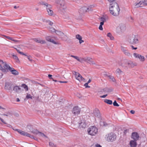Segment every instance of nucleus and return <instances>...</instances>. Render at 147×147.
<instances>
[{
  "label": "nucleus",
  "instance_id": "obj_1",
  "mask_svg": "<svg viewBox=\"0 0 147 147\" xmlns=\"http://www.w3.org/2000/svg\"><path fill=\"white\" fill-rule=\"evenodd\" d=\"M120 11L119 6L117 3L114 2L110 4L109 11L111 14L117 16L119 15Z\"/></svg>",
  "mask_w": 147,
  "mask_h": 147
},
{
  "label": "nucleus",
  "instance_id": "obj_2",
  "mask_svg": "<svg viewBox=\"0 0 147 147\" xmlns=\"http://www.w3.org/2000/svg\"><path fill=\"white\" fill-rule=\"evenodd\" d=\"M127 41L131 44L134 45L138 44L139 42L138 36L133 34L130 35L128 37Z\"/></svg>",
  "mask_w": 147,
  "mask_h": 147
},
{
  "label": "nucleus",
  "instance_id": "obj_3",
  "mask_svg": "<svg viewBox=\"0 0 147 147\" xmlns=\"http://www.w3.org/2000/svg\"><path fill=\"white\" fill-rule=\"evenodd\" d=\"M119 65L123 67H134V64L132 61L126 60L123 61L121 64Z\"/></svg>",
  "mask_w": 147,
  "mask_h": 147
},
{
  "label": "nucleus",
  "instance_id": "obj_4",
  "mask_svg": "<svg viewBox=\"0 0 147 147\" xmlns=\"http://www.w3.org/2000/svg\"><path fill=\"white\" fill-rule=\"evenodd\" d=\"M88 134L91 136H95L98 132V129L95 126H91L88 129Z\"/></svg>",
  "mask_w": 147,
  "mask_h": 147
},
{
  "label": "nucleus",
  "instance_id": "obj_5",
  "mask_svg": "<svg viewBox=\"0 0 147 147\" xmlns=\"http://www.w3.org/2000/svg\"><path fill=\"white\" fill-rule=\"evenodd\" d=\"M2 70V71L5 72H7L8 71V70H9L11 72L12 74L16 76L18 75L19 74V73L17 71L13 68L11 67L9 65L7 66V67L6 68L4 69H3Z\"/></svg>",
  "mask_w": 147,
  "mask_h": 147
},
{
  "label": "nucleus",
  "instance_id": "obj_6",
  "mask_svg": "<svg viewBox=\"0 0 147 147\" xmlns=\"http://www.w3.org/2000/svg\"><path fill=\"white\" fill-rule=\"evenodd\" d=\"M116 135L113 133L111 132L107 136V140L108 142H113L116 140Z\"/></svg>",
  "mask_w": 147,
  "mask_h": 147
},
{
  "label": "nucleus",
  "instance_id": "obj_7",
  "mask_svg": "<svg viewBox=\"0 0 147 147\" xmlns=\"http://www.w3.org/2000/svg\"><path fill=\"white\" fill-rule=\"evenodd\" d=\"M12 129L14 130L17 131L19 133L22 135L29 137L31 138H34V137L33 135H31L30 134L27 132L20 130L18 129H14L13 128H12Z\"/></svg>",
  "mask_w": 147,
  "mask_h": 147
},
{
  "label": "nucleus",
  "instance_id": "obj_8",
  "mask_svg": "<svg viewBox=\"0 0 147 147\" xmlns=\"http://www.w3.org/2000/svg\"><path fill=\"white\" fill-rule=\"evenodd\" d=\"M121 51L125 56L128 57H132L131 54L129 52L127 48L124 47L123 46H121Z\"/></svg>",
  "mask_w": 147,
  "mask_h": 147
},
{
  "label": "nucleus",
  "instance_id": "obj_9",
  "mask_svg": "<svg viewBox=\"0 0 147 147\" xmlns=\"http://www.w3.org/2000/svg\"><path fill=\"white\" fill-rule=\"evenodd\" d=\"M135 4L136 7L147 6V0H141L138 3H135Z\"/></svg>",
  "mask_w": 147,
  "mask_h": 147
},
{
  "label": "nucleus",
  "instance_id": "obj_10",
  "mask_svg": "<svg viewBox=\"0 0 147 147\" xmlns=\"http://www.w3.org/2000/svg\"><path fill=\"white\" fill-rule=\"evenodd\" d=\"M27 127L29 129V131L31 132L34 134H38V131L37 129H33V127L32 125H28L27 126Z\"/></svg>",
  "mask_w": 147,
  "mask_h": 147
},
{
  "label": "nucleus",
  "instance_id": "obj_11",
  "mask_svg": "<svg viewBox=\"0 0 147 147\" xmlns=\"http://www.w3.org/2000/svg\"><path fill=\"white\" fill-rule=\"evenodd\" d=\"M139 137V134L137 132H134L131 134V138L133 140L137 141L138 140Z\"/></svg>",
  "mask_w": 147,
  "mask_h": 147
},
{
  "label": "nucleus",
  "instance_id": "obj_12",
  "mask_svg": "<svg viewBox=\"0 0 147 147\" xmlns=\"http://www.w3.org/2000/svg\"><path fill=\"white\" fill-rule=\"evenodd\" d=\"M82 61H85L87 62L90 64H95L94 62L92 61V59L90 57H85L82 58Z\"/></svg>",
  "mask_w": 147,
  "mask_h": 147
},
{
  "label": "nucleus",
  "instance_id": "obj_13",
  "mask_svg": "<svg viewBox=\"0 0 147 147\" xmlns=\"http://www.w3.org/2000/svg\"><path fill=\"white\" fill-rule=\"evenodd\" d=\"M80 110L78 106L74 107L73 109L72 112L75 115L80 113Z\"/></svg>",
  "mask_w": 147,
  "mask_h": 147
},
{
  "label": "nucleus",
  "instance_id": "obj_14",
  "mask_svg": "<svg viewBox=\"0 0 147 147\" xmlns=\"http://www.w3.org/2000/svg\"><path fill=\"white\" fill-rule=\"evenodd\" d=\"M74 72L75 74V75L76 77L77 80L79 81L84 80H85L79 73L76 71H74Z\"/></svg>",
  "mask_w": 147,
  "mask_h": 147
},
{
  "label": "nucleus",
  "instance_id": "obj_15",
  "mask_svg": "<svg viewBox=\"0 0 147 147\" xmlns=\"http://www.w3.org/2000/svg\"><path fill=\"white\" fill-rule=\"evenodd\" d=\"M0 62L1 63L0 64V69L2 71V69L6 68L8 65L1 60H0Z\"/></svg>",
  "mask_w": 147,
  "mask_h": 147
},
{
  "label": "nucleus",
  "instance_id": "obj_16",
  "mask_svg": "<svg viewBox=\"0 0 147 147\" xmlns=\"http://www.w3.org/2000/svg\"><path fill=\"white\" fill-rule=\"evenodd\" d=\"M58 33H59L60 35L61 36V38L63 40L66 41L68 39V37L62 32L60 31H57Z\"/></svg>",
  "mask_w": 147,
  "mask_h": 147
},
{
  "label": "nucleus",
  "instance_id": "obj_17",
  "mask_svg": "<svg viewBox=\"0 0 147 147\" xmlns=\"http://www.w3.org/2000/svg\"><path fill=\"white\" fill-rule=\"evenodd\" d=\"M93 113L95 117H97L98 118H100L101 115L100 111L97 108L95 109L93 111Z\"/></svg>",
  "mask_w": 147,
  "mask_h": 147
},
{
  "label": "nucleus",
  "instance_id": "obj_18",
  "mask_svg": "<svg viewBox=\"0 0 147 147\" xmlns=\"http://www.w3.org/2000/svg\"><path fill=\"white\" fill-rule=\"evenodd\" d=\"M12 84L11 82H6L5 85V89L6 90H10L12 89Z\"/></svg>",
  "mask_w": 147,
  "mask_h": 147
},
{
  "label": "nucleus",
  "instance_id": "obj_19",
  "mask_svg": "<svg viewBox=\"0 0 147 147\" xmlns=\"http://www.w3.org/2000/svg\"><path fill=\"white\" fill-rule=\"evenodd\" d=\"M78 126H79L80 127L85 128L86 126V123L84 121L78 123Z\"/></svg>",
  "mask_w": 147,
  "mask_h": 147
},
{
  "label": "nucleus",
  "instance_id": "obj_20",
  "mask_svg": "<svg viewBox=\"0 0 147 147\" xmlns=\"http://www.w3.org/2000/svg\"><path fill=\"white\" fill-rule=\"evenodd\" d=\"M55 3L59 5L61 7L63 6L65 4V2L64 0H55Z\"/></svg>",
  "mask_w": 147,
  "mask_h": 147
},
{
  "label": "nucleus",
  "instance_id": "obj_21",
  "mask_svg": "<svg viewBox=\"0 0 147 147\" xmlns=\"http://www.w3.org/2000/svg\"><path fill=\"white\" fill-rule=\"evenodd\" d=\"M113 90V88H105L102 89L100 91L101 92H111Z\"/></svg>",
  "mask_w": 147,
  "mask_h": 147
},
{
  "label": "nucleus",
  "instance_id": "obj_22",
  "mask_svg": "<svg viewBox=\"0 0 147 147\" xmlns=\"http://www.w3.org/2000/svg\"><path fill=\"white\" fill-rule=\"evenodd\" d=\"M130 146H131V147H136L137 143L136 141L134 140H131L129 142Z\"/></svg>",
  "mask_w": 147,
  "mask_h": 147
},
{
  "label": "nucleus",
  "instance_id": "obj_23",
  "mask_svg": "<svg viewBox=\"0 0 147 147\" xmlns=\"http://www.w3.org/2000/svg\"><path fill=\"white\" fill-rule=\"evenodd\" d=\"M86 7H83L80 9L79 11V12L80 14H83L86 12Z\"/></svg>",
  "mask_w": 147,
  "mask_h": 147
},
{
  "label": "nucleus",
  "instance_id": "obj_24",
  "mask_svg": "<svg viewBox=\"0 0 147 147\" xmlns=\"http://www.w3.org/2000/svg\"><path fill=\"white\" fill-rule=\"evenodd\" d=\"M46 39L48 41H49L55 44H57V43L55 42V41L53 40V39H51L50 36H47L46 37Z\"/></svg>",
  "mask_w": 147,
  "mask_h": 147
},
{
  "label": "nucleus",
  "instance_id": "obj_25",
  "mask_svg": "<svg viewBox=\"0 0 147 147\" xmlns=\"http://www.w3.org/2000/svg\"><path fill=\"white\" fill-rule=\"evenodd\" d=\"M33 40L41 44H44L45 43V40H40V39H39L37 38H34Z\"/></svg>",
  "mask_w": 147,
  "mask_h": 147
},
{
  "label": "nucleus",
  "instance_id": "obj_26",
  "mask_svg": "<svg viewBox=\"0 0 147 147\" xmlns=\"http://www.w3.org/2000/svg\"><path fill=\"white\" fill-rule=\"evenodd\" d=\"M108 18V17L107 16H103L100 18V20L101 21L100 23L103 22V24H104V22L106 21V19Z\"/></svg>",
  "mask_w": 147,
  "mask_h": 147
},
{
  "label": "nucleus",
  "instance_id": "obj_27",
  "mask_svg": "<svg viewBox=\"0 0 147 147\" xmlns=\"http://www.w3.org/2000/svg\"><path fill=\"white\" fill-rule=\"evenodd\" d=\"M12 56L13 57V59L16 60V63H19L20 62V60L18 59V57L16 55H15L14 53H12L11 54Z\"/></svg>",
  "mask_w": 147,
  "mask_h": 147
},
{
  "label": "nucleus",
  "instance_id": "obj_28",
  "mask_svg": "<svg viewBox=\"0 0 147 147\" xmlns=\"http://www.w3.org/2000/svg\"><path fill=\"white\" fill-rule=\"evenodd\" d=\"M20 89L21 88L17 86H14L13 88V90L17 92H18L19 90H20Z\"/></svg>",
  "mask_w": 147,
  "mask_h": 147
},
{
  "label": "nucleus",
  "instance_id": "obj_29",
  "mask_svg": "<svg viewBox=\"0 0 147 147\" xmlns=\"http://www.w3.org/2000/svg\"><path fill=\"white\" fill-rule=\"evenodd\" d=\"M104 102L109 105H111L113 103L112 101L111 100L107 99L104 100Z\"/></svg>",
  "mask_w": 147,
  "mask_h": 147
},
{
  "label": "nucleus",
  "instance_id": "obj_30",
  "mask_svg": "<svg viewBox=\"0 0 147 147\" xmlns=\"http://www.w3.org/2000/svg\"><path fill=\"white\" fill-rule=\"evenodd\" d=\"M107 36L109 37L110 40H113L114 39V37L112 36L111 34L109 32L107 34Z\"/></svg>",
  "mask_w": 147,
  "mask_h": 147
},
{
  "label": "nucleus",
  "instance_id": "obj_31",
  "mask_svg": "<svg viewBox=\"0 0 147 147\" xmlns=\"http://www.w3.org/2000/svg\"><path fill=\"white\" fill-rule=\"evenodd\" d=\"M71 57L75 58L76 60H77L79 62H82V59H81V60H80V59L79 58V57L77 56H74L73 55H71Z\"/></svg>",
  "mask_w": 147,
  "mask_h": 147
},
{
  "label": "nucleus",
  "instance_id": "obj_32",
  "mask_svg": "<svg viewBox=\"0 0 147 147\" xmlns=\"http://www.w3.org/2000/svg\"><path fill=\"white\" fill-rule=\"evenodd\" d=\"M5 36L7 38L9 39V40H11L14 42H17L18 41H18V40H16L15 39H14L10 37L9 36Z\"/></svg>",
  "mask_w": 147,
  "mask_h": 147
},
{
  "label": "nucleus",
  "instance_id": "obj_33",
  "mask_svg": "<svg viewBox=\"0 0 147 147\" xmlns=\"http://www.w3.org/2000/svg\"><path fill=\"white\" fill-rule=\"evenodd\" d=\"M22 87H23L25 89L26 91L28 90V86L25 84H22L21 86Z\"/></svg>",
  "mask_w": 147,
  "mask_h": 147
},
{
  "label": "nucleus",
  "instance_id": "obj_34",
  "mask_svg": "<svg viewBox=\"0 0 147 147\" xmlns=\"http://www.w3.org/2000/svg\"><path fill=\"white\" fill-rule=\"evenodd\" d=\"M122 72H123L119 68L117 69L116 71V73L117 74H118L119 75L121 74Z\"/></svg>",
  "mask_w": 147,
  "mask_h": 147
},
{
  "label": "nucleus",
  "instance_id": "obj_35",
  "mask_svg": "<svg viewBox=\"0 0 147 147\" xmlns=\"http://www.w3.org/2000/svg\"><path fill=\"white\" fill-rule=\"evenodd\" d=\"M139 57V59H140V61H145V59L144 56L140 55Z\"/></svg>",
  "mask_w": 147,
  "mask_h": 147
},
{
  "label": "nucleus",
  "instance_id": "obj_36",
  "mask_svg": "<svg viewBox=\"0 0 147 147\" xmlns=\"http://www.w3.org/2000/svg\"><path fill=\"white\" fill-rule=\"evenodd\" d=\"M46 6L47 11L51 9L52 8V6L50 5H48L47 3V5Z\"/></svg>",
  "mask_w": 147,
  "mask_h": 147
},
{
  "label": "nucleus",
  "instance_id": "obj_37",
  "mask_svg": "<svg viewBox=\"0 0 147 147\" xmlns=\"http://www.w3.org/2000/svg\"><path fill=\"white\" fill-rule=\"evenodd\" d=\"M49 15L50 16H52L53 15V11L51 10V9H50L47 11Z\"/></svg>",
  "mask_w": 147,
  "mask_h": 147
},
{
  "label": "nucleus",
  "instance_id": "obj_38",
  "mask_svg": "<svg viewBox=\"0 0 147 147\" xmlns=\"http://www.w3.org/2000/svg\"><path fill=\"white\" fill-rule=\"evenodd\" d=\"M26 97L27 99L30 98L31 99H32L33 97L30 94L28 93Z\"/></svg>",
  "mask_w": 147,
  "mask_h": 147
},
{
  "label": "nucleus",
  "instance_id": "obj_39",
  "mask_svg": "<svg viewBox=\"0 0 147 147\" xmlns=\"http://www.w3.org/2000/svg\"><path fill=\"white\" fill-rule=\"evenodd\" d=\"M133 55H134V56L136 58H139V56L140 55L139 54H137V53H134L133 54Z\"/></svg>",
  "mask_w": 147,
  "mask_h": 147
},
{
  "label": "nucleus",
  "instance_id": "obj_40",
  "mask_svg": "<svg viewBox=\"0 0 147 147\" xmlns=\"http://www.w3.org/2000/svg\"><path fill=\"white\" fill-rule=\"evenodd\" d=\"M92 6L91 5L89 6L88 7H87L86 9V11H92Z\"/></svg>",
  "mask_w": 147,
  "mask_h": 147
},
{
  "label": "nucleus",
  "instance_id": "obj_41",
  "mask_svg": "<svg viewBox=\"0 0 147 147\" xmlns=\"http://www.w3.org/2000/svg\"><path fill=\"white\" fill-rule=\"evenodd\" d=\"M49 144L50 147H56L55 145L52 142H50Z\"/></svg>",
  "mask_w": 147,
  "mask_h": 147
},
{
  "label": "nucleus",
  "instance_id": "obj_42",
  "mask_svg": "<svg viewBox=\"0 0 147 147\" xmlns=\"http://www.w3.org/2000/svg\"><path fill=\"white\" fill-rule=\"evenodd\" d=\"M103 22L100 23V25L99 26V29L100 30H103V28L102 27V26L104 24H103Z\"/></svg>",
  "mask_w": 147,
  "mask_h": 147
},
{
  "label": "nucleus",
  "instance_id": "obj_43",
  "mask_svg": "<svg viewBox=\"0 0 147 147\" xmlns=\"http://www.w3.org/2000/svg\"><path fill=\"white\" fill-rule=\"evenodd\" d=\"M113 104L114 106L119 107V105L117 102L116 100L114 101Z\"/></svg>",
  "mask_w": 147,
  "mask_h": 147
},
{
  "label": "nucleus",
  "instance_id": "obj_44",
  "mask_svg": "<svg viewBox=\"0 0 147 147\" xmlns=\"http://www.w3.org/2000/svg\"><path fill=\"white\" fill-rule=\"evenodd\" d=\"M40 134L41 136L45 138H47V136L43 133H42L41 132L38 131V134Z\"/></svg>",
  "mask_w": 147,
  "mask_h": 147
},
{
  "label": "nucleus",
  "instance_id": "obj_45",
  "mask_svg": "<svg viewBox=\"0 0 147 147\" xmlns=\"http://www.w3.org/2000/svg\"><path fill=\"white\" fill-rule=\"evenodd\" d=\"M46 22L49 25L52 26L53 23L52 22H51V21H50L49 20H47L46 21Z\"/></svg>",
  "mask_w": 147,
  "mask_h": 147
},
{
  "label": "nucleus",
  "instance_id": "obj_46",
  "mask_svg": "<svg viewBox=\"0 0 147 147\" xmlns=\"http://www.w3.org/2000/svg\"><path fill=\"white\" fill-rule=\"evenodd\" d=\"M76 38L79 40L81 39V38H82V36H81L79 34H77L76 35Z\"/></svg>",
  "mask_w": 147,
  "mask_h": 147
},
{
  "label": "nucleus",
  "instance_id": "obj_47",
  "mask_svg": "<svg viewBox=\"0 0 147 147\" xmlns=\"http://www.w3.org/2000/svg\"><path fill=\"white\" fill-rule=\"evenodd\" d=\"M110 79L113 82H115L116 81V80L113 76L110 78Z\"/></svg>",
  "mask_w": 147,
  "mask_h": 147
},
{
  "label": "nucleus",
  "instance_id": "obj_48",
  "mask_svg": "<svg viewBox=\"0 0 147 147\" xmlns=\"http://www.w3.org/2000/svg\"><path fill=\"white\" fill-rule=\"evenodd\" d=\"M50 30L52 32H55L56 31V30L55 28H50Z\"/></svg>",
  "mask_w": 147,
  "mask_h": 147
},
{
  "label": "nucleus",
  "instance_id": "obj_49",
  "mask_svg": "<svg viewBox=\"0 0 147 147\" xmlns=\"http://www.w3.org/2000/svg\"><path fill=\"white\" fill-rule=\"evenodd\" d=\"M129 129H126L124 131V134L125 135H126V133L127 132H129Z\"/></svg>",
  "mask_w": 147,
  "mask_h": 147
},
{
  "label": "nucleus",
  "instance_id": "obj_50",
  "mask_svg": "<svg viewBox=\"0 0 147 147\" xmlns=\"http://www.w3.org/2000/svg\"><path fill=\"white\" fill-rule=\"evenodd\" d=\"M27 58L30 61H32V59H30V58H31L32 57L30 55H27Z\"/></svg>",
  "mask_w": 147,
  "mask_h": 147
},
{
  "label": "nucleus",
  "instance_id": "obj_51",
  "mask_svg": "<svg viewBox=\"0 0 147 147\" xmlns=\"http://www.w3.org/2000/svg\"><path fill=\"white\" fill-rule=\"evenodd\" d=\"M88 84L87 82L85 83L84 85V86L86 87V88H89L90 87V86H89L88 85Z\"/></svg>",
  "mask_w": 147,
  "mask_h": 147
},
{
  "label": "nucleus",
  "instance_id": "obj_52",
  "mask_svg": "<svg viewBox=\"0 0 147 147\" xmlns=\"http://www.w3.org/2000/svg\"><path fill=\"white\" fill-rule=\"evenodd\" d=\"M110 3H114V2H115L114 1L116 0H107Z\"/></svg>",
  "mask_w": 147,
  "mask_h": 147
},
{
  "label": "nucleus",
  "instance_id": "obj_53",
  "mask_svg": "<svg viewBox=\"0 0 147 147\" xmlns=\"http://www.w3.org/2000/svg\"><path fill=\"white\" fill-rule=\"evenodd\" d=\"M40 3V4H41L42 5H47V3H44V2H42V1H41Z\"/></svg>",
  "mask_w": 147,
  "mask_h": 147
},
{
  "label": "nucleus",
  "instance_id": "obj_54",
  "mask_svg": "<svg viewBox=\"0 0 147 147\" xmlns=\"http://www.w3.org/2000/svg\"><path fill=\"white\" fill-rule=\"evenodd\" d=\"M131 47L132 49H133V50H134V49L136 50L138 49L137 47H135L133 45L131 46Z\"/></svg>",
  "mask_w": 147,
  "mask_h": 147
},
{
  "label": "nucleus",
  "instance_id": "obj_55",
  "mask_svg": "<svg viewBox=\"0 0 147 147\" xmlns=\"http://www.w3.org/2000/svg\"><path fill=\"white\" fill-rule=\"evenodd\" d=\"M0 120H1V121L4 124H7L5 122V121H4V120L1 118H0Z\"/></svg>",
  "mask_w": 147,
  "mask_h": 147
},
{
  "label": "nucleus",
  "instance_id": "obj_56",
  "mask_svg": "<svg viewBox=\"0 0 147 147\" xmlns=\"http://www.w3.org/2000/svg\"><path fill=\"white\" fill-rule=\"evenodd\" d=\"M82 38H81L79 40V43L80 44H81L82 43L84 42V41L83 40H82Z\"/></svg>",
  "mask_w": 147,
  "mask_h": 147
},
{
  "label": "nucleus",
  "instance_id": "obj_57",
  "mask_svg": "<svg viewBox=\"0 0 147 147\" xmlns=\"http://www.w3.org/2000/svg\"><path fill=\"white\" fill-rule=\"evenodd\" d=\"M107 96V94H106L104 95H102V96H100V97L101 98H105Z\"/></svg>",
  "mask_w": 147,
  "mask_h": 147
},
{
  "label": "nucleus",
  "instance_id": "obj_58",
  "mask_svg": "<svg viewBox=\"0 0 147 147\" xmlns=\"http://www.w3.org/2000/svg\"><path fill=\"white\" fill-rule=\"evenodd\" d=\"M52 77V75H51V74L48 75V77L50 79H53V78Z\"/></svg>",
  "mask_w": 147,
  "mask_h": 147
},
{
  "label": "nucleus",
  "instance_id": "obj_59",
  "mask_svg": "<svg viewBox=\"0 0 147 147\" xmlns=\"http://www.w3.org/2000/svg\"><path fill=\"white\" fill-rule=\"evenodd\" d=\"M130 112L132 114H134L135 113V111L133 110H131L130 111Z\"/></svg>",
  "mask_w": 147,
  "mask_h": 147
},
{
  "label": "nucleus",
  "instance_id": "obj_60",
  "mask_svg": "<svg viewBox=\"0 0 147 147\" xmlns=\"http://www.w3.org/2000/svg\"><path fill=\"white\" fill-rule=\"evenodd\" d=\"M17 52L20 53V54H22V52H21L18 49V50H17Z\"/></svg>",
  "mask_w": 147,
  "mask_h": 147
},
{
  "label": "nucleus",
  "instance_id": "obj_61",
  "mask_svg": "<svg viewBox=\"0 0 147 147\" xmlns=\"http://www.w3.org/2000/svg\"><path fill=\"white\" fill-rule=\"evenodd\" d=\"M7 125H6V126L7 127H12L11 126V125L9 124H6Z\"/></svg>",
  "mask_w": 147,
  "mask_h": 147
},
{
  "label": "nucleus",
  "instance_id": "obj_62",
  "mask_svg": "<svg viewBox=\"0 0 147 147\" xmlns=\"http://www.w3.org/2000/svg\"><path fill=\"white\" fill-rule=\"evenodd\" d=\"M59 82L61 83H67L68 82L67 81H60Z\"/></svg>",
  "mask_w": 147,
  "mask_h": 147
},
{
  "label": "nucleus",
  "instance_id": "obj_63",
  "mask_svg": "<svg viewBox=\"0 0 147 147\" xmlns=\"http://www.w3.org/2000/svg\"><path fill=\"white\" fill-rule=\"evenodd\" d=\"M96 147H102V146L99 144H97L96 145Z\"/></svg>",
  "mask_w": 147,
  "mask_h": 147
},
{
  "label": "nucleus",
  "instance_id": "obj_64",
  "mask_svg": "<svg viewBox=\"0 0 147 147\" xmlns=\"http://www.w3.org/2000/svg\"><path fill=\"white\" fill-rule=\"evenodd\" d=\"M3 74L2 73L0 72V78L2 77Z\"/></svg>",
  "mask_w": 147,
  "mask_h": 147
}]
</instances>
